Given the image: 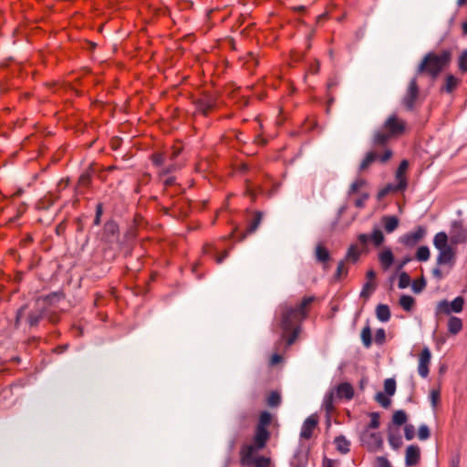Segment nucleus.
Segmentation results:
<instances>
[{
  "mask_svg": "<svg viewBox=\"0 0 467 467\" xmlns=\"http://www.w3.org/2000/svg\"><path fill=\"white\" fill-rule=\"evenodd\" d=\"M265 190L261 186H254L252 182H246V192L252 198H254L257 194L263 193Z\"/></svg>",
  "mask_w": 467,
  "mask_h": 467,
  "instance_id": "34",
  "label": "nucleus"
},
{
  "mask_svg": "<svg viewBox=\"0 0 467 467\" xmlns=\"http://www.w3.org/2000/svg\"><path fill=\"white\" fill-rule=\"evenodd\" d=\"M317 424L318 417L316 414L310 415L302 425L300 437L304 440H309L317 427Z\"/></svg>",
  "mask_w": 467,
  "mask_h": 467,
  "instance_id": "11",
  "label": "nucleus"
},
{
  "mask_svg": "<svg viewBox=\"0 0 467 467\" xmlns=\"http://www.w3.org/2000/svg\"><path fill=\"white\" fill-rule=\"evenodd\" d=\"M263 218V214L261 213H256L248 227V233L251 234L254 232L259 224L261 223Z\"/></svg>",
  "mask_w": 467,
  "mask_h": 467,
  "instance_id": "38",
  "label": "nucleus"
},
{
  "mask_svg": "<svg viewBox=\"0 0 467 467\" xmlns=\"http://www.w3.org/2000/svg\"><path fill=\"white\" fill-rule=\"evenodd\" d=\"M376 400L384 408L389 407V405L390 404V400H389V397L387 396V394L382 393V392H379L376 395Z\"/></svg>",
  "mask_w": 467,
  "mask_h": 467,
  "instance_id": "46",
  "label": "nucleus"
},
{
  "mask_svg": "<svg viewBox=\"0 0 467 467\" xmlns=\"http://www.w3.org/2000/svg\"><path fill=\"white\" fill-rule=\"evenodd\" d=\"M366 182L362 179L356 180L350 186V193H356L365 185Z\"/></svg>",
  "mask_w": 467,
  "mask_h": 467,
  "instance_id": "51",
  "label": "nucleus"
},
{
  "mask_svg": "<svg viewBox=\"0 0 467 467\" xmlns=\"http://www.w3.org/2000/svg\"><path fill=\"white\" fill-rule=\"evenodd\" d=\"M439 398H440L439 390L432 389L431 391V403H432L433 407L436 406Z\"/></svg>",
  "mask_w": 467,
  "mask_h": 467,
  "instance_id": "61",
  "label": "nucleus"
},
{
  "mask_svg": "<svg viewBox=\"0 0 467 467\" xmlns=\"http://www.w3.org/2000/svg\"><path fill=\"white\" fill-rule=\"evenodd\" d=\"M369 240H371L376 246H379L384 242V235L380 230L374 229L369 236Z\"/></svg>",
  "mask_w": 467,
  "mask_h": 467,
  "instance_id": "33",
  "label": "nucleus"
},
{
  "mask_svg": "<svg viewBox=\"0 0 467 467\" xmlns=\"http://www.w3.org/2000/svg\"><path fill=\"white\" fill-rule=\"evenodd\" d=\"M419 95V88L417 85V81L415 78L411 79L406 95L403 98V104L406 107L407 109L411 110L415 105V102L417 100Z\"/></svg>",
  "mask_w": 467,
  "mask_h": 467,
  "instance_id": "9",
  "label": "nucleus"
},
{
  "mask_svg": "<svg viewBox=\"0 0 467 467\" xmlns=\"http://www.w3.org/2000/svg\"><path fill=\"white\" fill-rule=\"evenodd\" d=\"M255 467H269L270 460L266 457L260 456L254 459L253 462Z\"/></svg>",
  "mask_w": 467,
  "mask_h": 467,
  "instance_id": "45",
  "label": "nucleus"
},
{
  "mask_svg": "<svg viewBox=\"0 0 467 467\" xmlns=\"http://www.w3.org/2000/svg\"><path fill=\"white\" fill-rule=\"evenodd\" d=\"M410 275L405 272L401 273L399 276V284H398L399 287L401 289L406 288L410 285Z\"/></svg>",
  "mask_w": 467,
  "mask_h": 467,
  "instance_id": "42",
  "label": "nucleus"
},
{
  "mask_svg": "<svg viewBox=\"0 0 467 467\" xmlns=\"http://www.w3.org/2000/svg\"><path fill=\"white\" fill-rule=\"evenodd\" d=\"M404 436L407 441H411L415 437V428L411 424H407L404 427Z\"/></svg>",
  "mask_w": 467,
  "mask_h": 467,
  "instance_id": "48",
  "label": "nucleus"
},
{
  "mask_svg": "<svg viewBox=\"0 0 467 467\" xmlns=\"http://www.w3.org/2000/svg\"><path fill=\"white\" fill-rule=\"evenodd\" d=\"M90 184V176L88 173H84L78 180V188L88 187Z\"/></svg>",
  "mask_w": 467,
  "mask_h": 467,
  "instance_id": "54",
  "label": "nucleus"
},
{
  "mask_svg": "<svg viewBox=\"0 0 467 467\" xmlns=\"http://www.w3.org/2000/svg\"><path fill=\"white\" fill-rule=\"evenodd\" d=\"M181 151H182L181 146H174V147H172V150H171V152L170 154V158L171 160L175 159L181 153Z\"/></svg>",
  "mask_w": 467,
  "mask_h": 467,
  "instance_id": "63",
  "label": "nucleus"
},
{
  "mask_svg": "<svg viewBox=\"0 0 467 467\" xmlns=\"http://www.w3.org/2000/svg\"><path fill=\"white\" fill-rule=\"evenodd\" d=\"M334 464H335L334 461L325 458L323 461L322 467H334Z\"/></svg>",
  "mask_w": 467,
  "mask_h": 467,
  "instance_id": "64",
  "label": "nucleus"
},
{
  "mask_svg": "<svg viewBox=\"0 0 467 467\" xmlns=\"http://www.w3.org/2000/svg\"><path fill=\"white\" fill-rule=\"evenodd\" d=\"M216 104V99L212 94H203L196 101V109L203 115H207L212 111Z\"/></svg>",
  "mask_w": 467,
  "mask_h": 467,
  "instance_id": "10",
  "label": "nucleus"
},
{
  "mask_svg": "<svg viewBox=\"0 0 467 467\" xmlns=\"http://www.w3.org/2000/svg\"><path fill=\"white\" fill-rule=\"evenodd\" d=\"M409 167V162L406 160H403L396 172V181L397 184L395 185L396 190H405L407 188V177H406V171Z\"/></svg>",
  "mask_w": 467,
  "mask_h": 467,
  "instance_id": "15",
  "label": "nucleus"
},
{
  "mask_svg": "<svg viewBox=\"0 0 467 467\" xmlns=\"http://www.w3.org/2000/svg\"><path fill=\"white\" fill-rule=\"evenodd\" d=\"M430 436H431V433H430L429 427L427 425H421L419 428V431H418L419 439L421 441H425V440L429 439Z\"/></svg>",
  "mask_w": 467,
  "mask_h": 467,
  "instance_id": "47",
  "label": "nucleus"
},
{
  "mask_svg": "<svg viewBox=\"0 0 467 467\" xmlns=\"http://www.w3.org/2000/svg\"><path fill=\"white\" fill-rule=\"evenodd\" d=\"M392 156L391 150L385 148L382 151L374 149L373 150L368 152L360 163V170L364 171L368 169L373 162L379 161L382 163L388 161Z\"/></svg>",
  "mask_w": 467,
  "mask_h": 467,
  "instance_id": "4",
  "label": "nucleus"
},
{
  "mask_svg": "<svg viewBox=\"0 0 467 467\" xmlns=\"http://www.w3.org/2000/svg\"><path fill=\"white\" fill-rule=\"evenodd\" d=\"M369 417H370V422H369L368 427L370 429H378L380 424L379 414L378 412H372V413H370Z\"/></svg>",
  "mask_w": 467,
  "mask_h": 467,
  "instance_id": "49",
  "label": "nucleus"
},
{
  "mask_svg": "<svg viewBox=\"0 0 467 467\" xmlns=\"http://www.w3.org/2000/svg\"><path fill=\"white\" fill-rule=\"evenodd\" d=\"M375 342L379 345H382L386 339V333L383 328H379L375 333Z\"/></svg>",
  "mask_w": 467,
  "mask_h": 467,
  "instance_id": "50",
  "label": "nucleus"
},
{
  "mask_svg": "<svg viewBox=\"0 0 467 467\" xmlns=\"http://www.w3.org/2000/svg\"><path fill=\"white\" fill-rule=\"evenodd\" d=\"M381 223L388 234L394 232L400 223L399 219L394 215H386L381 218Z\"/></svg>",
  "mask_w": 467,
  "mask_h": 467,
  "instance_id": "19",
  "label": "nucleus"
},
{
  "mask_svg": "<svg viewBox=\"0 0 467 467\" xmlns=\"http://www.w3.org/2000/svg\"><path fill=\"white\" fill-rule=\"evenodd\" d=\"M334 442L340 453L346 454L349 451L350 442L344 436L336 437Z\"/></svg>",
  "mask_w": 467,
  "mask_h": 467,
  "instance_id": "24",
  "label": "nucleus"
},
{
  "mask_svg": "<svg viewBox=\"0 0 467 467\" xmlns=\"http://www.w3.org/2000/svg\"><path fill=\"white\" fill-rule=\"evenodd\" d=\"M389 442L393 449H399L401 445L400 438L394 435L389 437Z\"/></svg>",
  "mask_w": 467,
  "mask_h": 467,
  "instance_id": "57",
  "label": "nucleus"
},
{
  "mask_svg": "<svg viewBox=\"0 0 467 467\" xmlns=\"http://www.w3.org/2000/svg\"><path fill=\"white\" fill-rule=\"evenodd\" d=\"M43 317V313H38V314H35V313H32L29 317H28V323L30 326H36L37 325V323L39 322V320L42 318Z\"/></svg>",
  "mask_w": 467,
  "mask_h": 467,
  "instance_id": "56",
  "label": "nucleus"
},
{
  "mask_svg": "<svg viewBox=\"0 0 467 467\" xmlns=\"http://www.w3.org/2000/svg\"><path fill=\"white\" fill-rule=\"evenodd\" d=\"M223 241L217 242L215 244H207L203 246V254L212 256L214 258L217 264H221L224 258L228 256L229 251L224 249L223 254H220L221 251V243Z\"/></svg>",
  "mask_w": 467,
  "mask_h": 467,
  "instance_id": "8",
  "label": "nucleus"
},
{
  "mask_svg": "<svg viewBox=\"0 0 467 467\" xmlns=\"http://www.w3.org/2000/svg\"><path fill=\"white\" fill-rule=\"evenodd\" d=\"M407 123L405 120L398 118L396 115L389 116L382 126V130H378L373 139L375 147L385 146L388 141L402 135L406 130Z\"/></svg>",
  "mask_w": 467,
  "mask_h": 467,
  "instance_id": "2",
  "label": "nucleus"
},
{
  "mask_svg": "<svg viewBox=\"0 0 467 467\" xmlns=\"http://www.w3.org/2000/svg\"><path fill=\"white\" fill-rule=\"evenodd\" d=\"M361 252L362 250L357 244H351L348 250L346 260L351 261L353 263L357 262L361 254Z\"/></svg>",
  "mask_w": 467,
  "mask_h": 467,
  "instance_id": "25",
  "label": "nucleus"
},
{
  "mask_svg": "<svg viewBox=\"0 0 467 467\" xmlns=\"http://www.w3.org/2000/svg\"><path fill=\"white\" fill-rule=\"evenodd\" d=\"M415 299L411 296L402 295L400 298V306L405 311H410L414 306Z\"/></svg>",
  "mask_w": 467,
  "mask_h": 467,
  "instance_id": "26",
  "label": "nucleus"
},
{
  "mask_svg": "<svg viewBox=\"0 0 467 467\" xmlns=\"http://www.w3.org/2000/svg\"><path fill=\"white\" fill-rule=\"evenodd\" d=\"M432 275L438 279V280H441L443 278L444 276V274L442 273V271L441 270L440 267H436L432 270Z\"/></svg>",
  "mask_w": 467,
  "mask_h": 467,
  "instance_id": "62",
  "label": "nucleus"
},
{
  "mask_svg": "<svg viewBox=\"0 0 467 467\" xmlns=\"http://www.w3.org/2000/svg\"><path fill=\"white\" fill-rule=\"evenodd\" d=\"M361 339H362L363 345L366 348H369L371 346V344H372L371 329L368 325H367L366 327H363V329L361 331Z\"/></svg>",
  "mask_w": 467,
  "mask_h": 467,
  "instance_id": "29",
  "label": "nucleus"
},
{
  "mask_svg": "<svg viewBox=\"0 0 467 467\" xmlns=\"http://www.w3.org/2000/svg\"><path fill=\"white\" fill-rule=\"evenodd\" d=\"M433 244L438 251L451 247L448 244V235L444 232H440L434 236Z\"/></svg>",
  "mask_w": 467,
  "mask_h": 467,
  "instance_id": "21",
  "label": "nucleus"
},
{
  "mask_svg": "<svg viewBox=\"0 0 467 467\" xmlns=\"http://www.w3.org/2000/svg\"><path fill=\"white\" fill-rule=\"evenodd\" d=\"M377 318L381 322H388L390 318V310L387 305L379 304L376 308Z\"/></svg>",
  "mask_w": 467,
  "mask_h": 467,
  "instance_id": "23",
  "label": "nucleus"
},
{
  "mask_svg": "<svg viewBox=\"0 0 467 467\" xmlns=\"http://www.w3.org/2000/svg\"><path fill=\"white\" fill-rule=\"evenodd\" d=\"M59 296L57 294L49 295L43 298H38L36 300V306L38 308L44 307L47 304L52 302L54 299H57Z\"/></svg>",
  "mask_w": 467,
  "mask_h": 467,
  "instance_id": "39",
  "label": "nucleus"
},
{
  "mask_svg": "<svg viewBox=\"0 0 467 467\" xmlns=\"http://www.w3.org/2000/svg\"><path fill=\"white\" fill-rule=\"evenodd\" d=\"M262 450L257 448L254 442L244 444L240 449V459L244 465L252 464L257 451Z\"/></svg>",
  "mask_w": 467,
  "mask_h": 467,
  "instance_id": "7",
  "label": "nucleus"
},
{
  "mask_svg": "<svg viewBox=\"0 0 467 467\" xmlns=\"http://www.w3.org/2000/svg\"><path fill=\"white\" fill-rule=\"evenodd\" d=\"M347 275H348V268H347V266H346L345 262H344V261H341V262L337 265L336 276H337V278L341 279V278L346 277V276H347Z\"/></svg>",
  "mask_w": 467,
  "mask_h": 467,
  "instance_id": "44",
  "label": "nucleus"
},
{
  "mask_svg": "<svg viewBox=\"0 0 467 467\" xmlns=\"http://www.w3.org/2000/svg\"><path fill=\"white\" fill-rule=\"evenodd\" d=\"M270 438V433L267 429L255 428L253 442H254L257 448L264 449L266 442Z\"/></svg>",
  "mask_w": 467,
  "mask_h": 467,
  "instance_id": "16",
  "label": "nucleus"
},
{
  "mask_svg": "<svg viewBox=\"0 0 467 467\" xmlns=\"http://www.w3.org/2000/svg\"><path fill=\"white\" fill-rule=\"evenodd\" d=\"M324 407L327 412L333 409V393H328L326 395L324 400Z\"/></svg>",
  "mask_w": 467,
  "mask_h": 467,
  "instance_id": "53",
  "label": "nucleus"
},
{
  "mask_svg": "<svg viewBox=\"0 0 467 467\" xmlns=\"http://www.w3.org/2000/svg\"><path fill=\"white\" fill-rule=\"evenodd\" d=\"M464 299L457 296L451 303L447 300H441L436 306V315H450L451 313H461L463 309Z\"/></svg>",
  "mask_w": 467,
  "mask_h": 467,
  "instance_id": "5",
  "label": "nucleus"
},
{
  "mask_svg": "<svg viewBox=\"0 0 467 467\" xmlns=\"http://www.w3.org/2000/svg\"><path fill=\"white\" fill-rule=\"evenodd\" d=\"M314 296H305L295 307L287 304L280 306L277 318L278 325L282 328V338L276 343V348L285 340L286 346H291L298 337L302 321L307 317L309 306L313 303Z\"/></svg>",
  "mask_w": 467,
  "mask_h": 467,
  "instance_id": "1",
  "label": "nucleus"
},
{
  "mask_svg": "<svg viewBox=\"0 0 467 467\" xmlns=\"http://www.w3.org/2000/svg\"><path fill=\"white\" fill-rule=\"evenodd\" d=\"M458 65H459V69L462 72H463V73L467 72V49L462 51V53L459 57Z\"/></svg>",
  "mask_w": 467,
  "mask_h": 467,
  "instance_id": "41",
  "label": "nucleus"
},
{
  "mask_svg": "<svg viewBox=\"0 0 467 467\" xmlns=\"http://www.w3.org/2000/svg\"><path fill=\"white\" fill-rule=\"evenodd\" d=\"M354 395V389L349 383L344 382L337 386V396L339 399L351 400Z\"/></svg>",
  "mask_w": 467,
  "mask_h": 467,
  "instance_id": "20",
  "label": "nucleus"
},
{
  "mask_svg": "<svg viewBox=\"0 0 467 467\" xmlns=\"http://www.w3.org/2000/svg\"><path fill=\"white\" fill-rule=\"evenodd\" d=\"M376 467H391V464L386 457H378L376 460Z\"/></svg>",
  "mask_w": 467,
  "mask_h": 467,
  "instance_id": "58",
  "label": "nucleus"
},
{
  "mask_svg": "<svg viewBox=\"0 0 467 467\" xmlns=\"http://www.w3.org/2000/svg\"><path fill=\"white\" fill-rule=\"evenodd\" d=\"M426 234V230L420 226L415 231L408 233L400 237V243L407 246H412L421 240Z\"/></svg>",
  "mask_w": 467,
  "mask_h": 467,
  "instance_id": "12",
  "label": "nucleus"
},
{
  "mask_svg": "<svg viewBox=\"0 0 467 467\" xmlns=\"http://www.w3.org/2000/svg\"><path fill=\"white\" fill-rule=\"evenodd\" d=\"M451 60V53L449 51H442L440 54L429 53L426 55L419 70L426 72L432 77H436L446 67Z\"/></svg>",
  "mask_w": 467,
  "mask_h": 467,
  "instance_id": "3",
  "label": "nucleus"
},
{
  "mask_svg": "<svg viewBox=\"0 0 467 467\" xmlns=\"http://www.w3.org/2000/svg\"><path fill=\"white\" fill-rule=\"evenodd\" d=\"M376 289V282L367 281L360 292V297L368 298Z\"/></svg>",
  "mask_w": 467,
  "mask_h": 467,
  "instance_id": "27",
  "label": "nucleus"
},
{
  "mask_svg": "<svg viewBox=\"0 0 467 467\" xmlns=\"http://www.w3.org/2000/svg\"><path fill=\"white\" fill-rule=\"evenodd\" d=\"M392 420L396 425H402L407 421V414L403 410H398L393 414Z\"/></svg>",
  "mask_w": 467,
  "mask_h": 467,
  "instance_id": "37",
  "label": "nucleus"
},
{
  "mask_svg": "<svg viewBox=\"0 0 467 467\" xmlns=\"http://www.w3.org/2000/svg\"><path fill=\"white\" fill-rule=\"evenodd\" d=\"M358 241L362 245V247L365 248L369 241V235L366 234H360L358 236Z\"/></svg>",
  "mask_w": 467,
  "mask_h": 467,
  "instance_id": "60",
  "label": "nucleus"
},
{
  "mask_svg": "<svg viewBox=\"0 0 467 467\" xmlns=\"http://www.w3.org/2000/svg\"><path fill=\"white\" fill-rule=\"evenodd\" d=\"M462 329V321L457 317H451L448 320V330L452 335H457Z\"/></svg>",
  "mask_w": 467,
  "mask_h": 467,
  "instance_id": "22",
  "label": "nucleus"
},
{
  "mask_svg": "<svg viewBox=\"0 0 467 467\" xmlns=\"http://www.w3.org/2000/svg\"><path fill=\"white\" fill-rule=\"evenodd\" d=\"M431 359V353L428 347H424L419 355L418 372L419 375L425 379L430 373V364Z\"/></svg>",
  "mask_w": 467,
  "mask_h": 467,
  "instance_id": "6",
  "label": "nucleus"
},
{
  "mask_svg": "<svg viewBox=\"0 0 467 467\" xmlns=\"http://www.w3.org/2000/svg\"><path fill=\"white\" fill-rule=\"evenodd\" d=\"M384 390L388 396H392L396 390V382L393 379H387L384 381Z\"/></svg>",
  "mask_w": 467,
  "mask_h": 467,
  "instance_id": "36",
  "label": "nucleus"
},
{
  "mask_svg": "<svg viewBox=\"0 0 467 467\" xmlns=\"http://www.w3.org/2000/svg\"><path fill=\"white\" fill-rule=\"evenodd\" d=\"M459 82H460L459 79L456 78L454 76H452V75L447 76L446 80H445V87H444L445 91L448 93L452 92L459 85Z\"/></svg>",
  "mask_w": 467,
  "mask_h": 467,
  "instance_id": "28",
  "label": "nucleus"
},
{
  "mask_svg": "<svg viewBox=\"0 0 467 467\" xmlns=\"http://www.w3.org/2000/svg\"><path fill=\"white\" fill-rule=\"evenodd\" d=\"M425 285H426V283H425V281L423 279L418 280V281H414L412 283V290L415 293H420V292H421L423 290Z\"/></svg>",
  "mask_w": 467,
  "mask_h": 467,
  "instance_id": "55",
  "label": "nucleus"
},
{
  "mask_svg": "<svg viewBox=\"0 0 467 467\" xmlns=\"http://www.w3.org/2000/svg\"><path fill=\"white\" fill-rule=\"evenodd\" d=\"M379 260L380 262L382 268L384 270H388L394 262V255H393L390 248H388V247L384 248L379 254Z\"/></svg>",
  "mask_w": 467,
  "mask_h": 467,
  "instance_id": "17",
  "label": "nucleus"
},
{
  "mask_svg": "<svg viewBox=\"0 0 467 467\" xmlns=\"http://www.w3.org/2000/svg\"><path fill=\"white\" fill-rule=\"evenodd\" d=\"M430 258V249L427 246H420L416 252V259L420 262H425Z\"/></svg>",
  "mask_w": 467,
  "mask_h": 467,
  "instance_id": "32",
  "label": "nucleus"
},
{
  "mask_svg": "<svg viewBox=\"0 0 467 467\" xmlns=\"http://www.w3.org/2000/svg\"><path fill=\"white\" fill-rule=\"evenodd\" d=\"M450 241L452 244H458L467 242V232L462 227L454 225Z\"/></svg>",
  "mask_w": 467,
  "mask_h": 467,
  "instance_id": "18",
  "label": "nucleus"
},
{
  "mask_svg": "<svg viewBox=\"0 0 467 467\" xmlns=\"http://www.w3.org/2000/svg\"><path fill=\"white\" fill-rule=\"evenodd\" d=\"M119 232V227L114 222H108L104 225V233L106 235L115 236Z\"/></svg>",
  "mask_w": 467,
  "mask_h": 467,
  "instance_id": "35",
  "label": "nucleus"
},
{
  "mask_svg": "<svg viewBox=\"0 0 467 467\" xmlns=\"http://www.w3.org/2000/svg\"><path fill=\"white\" fill-rule=\"evenodd\" d=\"M166 158H167L166 153H162V152H156L151 155V161H152L153 164L156 166H160V165L163 164L166 161Z\"/></svg>",
  "mask_w": 467,
  "mask_h": 467,
  "instance_id": "40",
  "label": "nucleus"
},
{
  "mask_svg": "<svg viewBox=\"0 0 467 467\" xmlns=\"http://www.w3.org/2000/svg\"><path fill=\"white\" fill-rule=\"evenodd\" d=\"M281 400V397L278 392H271L267 399V403L271 407H275L279 405Z\"/></svg>",
  "mask_w": 467,
  "mask_h": 467,
  "instance_id": "43",
  "label": "nucleus"
},
{
  "mask_svg": "<svg viewBox=\"0 0 467 467\" xmlns=\"http://www.w3.org/2000/svg\"><path fill=\"white\" fill-rule=\"evenodd\" d=\"M316 256L318 261L327 262L329 258V253L325 246L318 244L316 248Z\"/></svg>",
  "mask_w": 467,
  "mask_h": 467,
  "instance_id": "30",
  "label": "nucleus"
},
{
  "mask_svg": "<svg viewBox=\"0 0 467 467\" xmlns=\"http://www.w3.org/2000/svg\"><path fill=\"white\" fill-rule=\"evenodd\" d=\"M455 264V251L452 247L440 250L437 256V265H448L449 269L452 268Z\"/></svg>",
  "mask_w": 467,
  "mask_h": 467,
  "instance_id": "13",
  "label": "nucleus"
},
{
  "mask_svg": "<svg viewBox=\"0 0 467 467\" xmlns=\"http://www.w3.org/2000/svg\"><path fill=\"white\" fill-rule=\"evenodd\" d=\"M400 190L395 189V185L388 184L379 192V198L381 199L389 194L390 192H399Z\"/></svg>",
  "mask_w": 467,
  "mask_h": 467,
  "instance_id": "52",
  "label": "nucleus"
},
{
  "mask_svg": "<svg viewBox=\"0 0 467 467\" xmlns=\"http://www.w3.org/2000/svg\"><path fill=\"white\" fill-rule=\"evenodd\" d=\"M420 461V449L418 445H410L405 451V463L408 467L417 465Z\"/></svg>",
  "mask_w": 467,
  "mask_h": 467,
  "instance_id": "14",
  "label": "nucleus"
},
{
  "mask_svg": "<svg viewBox=\"0 0 467 467\" xmlns=\"http://www.w3.org/2000/svg\"><path fill=\"white\" fill-rule=\"evenodd\" d=\"M282 360H283L282 356L279 353L275 352L270 358V365L271 366H276L280 362H282Z\"/></svg>",
  "mask_w": 467,
  "mask_h": 467,
  "instance_id": "59",
  "label": "nucleus"
},
{
  "mask_svg": "<svg viewBox=\"0 0 467 467\" xmlns=\"http://www.w3.org/2000/svg\"><path fill=\"white\" fill-rule=\"evenodd\" d=\"M272 416L269 412L264 411L260 414L259 422L256 425L257 428L267 429V426L271 423Z\"/></svg>",
  "mask_w": 467,
  "mask_h": 467,
  "instance_id": "31",
  "label": "nucleus"
}]
</instances>
